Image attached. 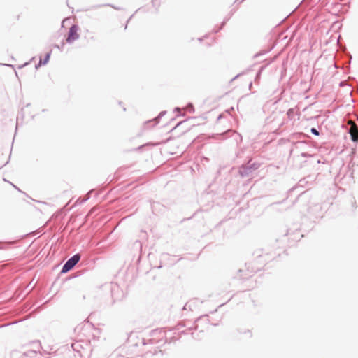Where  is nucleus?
<instances>
[{
	"label": "nucleus",
	"instance_id": "1",
	"mask_svg": "<svg viewBox=\"0 0 358 358\" xmlns=\"http://www.w3.org/2000/svg\"><path fill=\"white\" fill-rule=\"evenodd\" d=\"M200 323H204L205 324H210V320L208 319V315L206 314L197 317L192 327H189L186 329L182 330V328L186 327V324L181 322H179L177 325L175 326L174 330L178 331V334L180 336L182 334H188L189 331L192 329L198 330L200 326Z\"/></svg>",
	"mask_w": 358,
	"mask_h": 358
},
{
	"label": "nucleus",
	"instance_id": "2",
	"mask_svg": "<svg viewBox=\"0 0 358 358\" xmlns=\"http://www.w3.org/2000/svg\"><path fill=\"white\" fill-rule=\"evenodd\" d=\"M260 165L259 162H252V159H250L246 163H243L238 167V174L242 178L248 177L252 172L257 170Z\"/></svg>",
	"mask_w": 358,
	"mask_h": 358
},
{
	"label": "nucleus",
	"instance_id": "3",
	"mask_svg": "<svg viewBox=\"0 0 358 358\" xmlns=\"http://www.w3.org/2000/svg\"><path fill=\"white\" fill-rule=\"evenodd\" d=\"M80 258L81 255L79 253L73 255L64 263L60 273H66L73 269V267L79 262Z\"/></svg>",
	"mask_w": 358,
	"mask_h": 358
},
{
	"label": "nucleus",
	"instance_id": "4",
	"mask_svg": "<svg viewBox=\"0 0 358 358\" xmlns=\"http://www.w3.org/2000/svg\"><path fill=\"white\" fill-rule=\"evenodd\" d=\"M152 343H160L163 339L164 343L168 342L166 331L164 329H156L151 331Z\"/></svg>",
	"mask_w": 358,
	"mask_h": 358
},
{
	"label": "nucleus",
	"instance_id": "5",
	"mask_svg": "<svg viewBox=\"0 0 358 358\" xmlns=\"http://www.w3.org/2000/svg\"><path fill=\"white\" fill-rule=\"evenodd\" d=\"M78 30L79 27L78 24H74L70 27L66 38L67 43L71 44L80 38V34L78 32Z\"/></svg>",
	"mask_w": 358,
	"mask_h": 358
},
{
	"label": "nucleus",
	"instance_id": "6",
	"mask_svg": "<svg viewBox=\"0 0 358 358\" xmlns=\"http://www.w3.org/2000/svg\"><path fill=\"white\" fill-rule=\"evenodd\" d=\"M262 251V253H259V251H255V254L256 255V261L257 263H264L262 261V259L265 257V256H270L271 255V252H263V250H261Z\"/></svg>",
	"mask_w": 358,
	"mask_h": 358
},
{
	"label": "nucleus",
	"instance_id": "7",
	"mask_svg": "<svg viewBox=\"0 0 358 358\" xmlns=\"http://www.w3.org/2000/svg\"><path fill=\"white\" fill-rule=\"evenodd\" d=\"M20 358H38L37 352L33 350H27L20 355Z\"/></svg>",
	"mask_w": 358,
	"mask_h": 358
},
{
	"label": "nucleus",
	"instance_id": "8",
	"mask_svg": "<svg viewBox=\"0 0 358 358\" xmlns=\"http://www.w3.org/2000/svg\"><path fill=\"white\" fill-rule=\"evenodd\" d=\"M24 117H25V114H24V108H22L20 111L18 113L17 115V122H16V127H15V130L17 129V127L19 125V124H22L23 123V121H24Z\"/></svg>",
	"mask_w": 358,
	"mask_h": 358
},
{
	"label": "nucleus",
	"instance_id": "9",
	"mask_svg": "<svg viewBox=\"0 0 358 358\" xmlns=\"http://www.w3.org/2000/svg\"><path fill=\"white\" fill-rule=\"evenodd\" d=\"M166 114V110H162V111H161V112L159 113V115H158L155 118H154V119H153V120H152L147 121V122H145V124L148 125V124H150L151 122H154L153 126H155V125H156V124H157L159 123V120H160L163 116H164Z\"/></svg>",
	"mask_w": 358,
	"mask_h": 358
},
{
	"label": "nucleus",
	"instance_id": "10",
	"mask_svg": "<svg viewBox=\"0 0 358 358\" xmlns=\"http://www.w3.org/2000/svg\"><path fill=\"white\" fill-rule=\"evenodd\" d=\"M187 302L188 303H192V304H191V309H189V310L192 311L194 308H196V306H198V303H202L203 301H201L198 298H194V299H192L189 300Z\"/></svg>",
	"mask_w": 358,
	"mask_h": 358
},
{
	"label": "nucleus",
	"instance_id": "11",
	"mask_svg": "<svg viewBox=\"0 0 358 358\" xmlns=\"http://www.w3.org/2000/svg\"><path fill=\"white\" fill-rule=\"evenodd\" d=\"M321 210H322V206L320 203H316L314 205V206H313V207L310 206L308 208V213H313V214H315V211L317 212V211H320Z\"/></svg>",
	"mask_w": 358,
	"mask_h": 358
},
{
	"label": "nucleus",
	"instance_id": "12",
	"mask_svg": "<svg viewBox=\"0 0 358 358\" xmlns=\"http://www.w3.org/2000/svg\"><path fill=\"white\" fill-rule=\"evenodd\" d=\"M193 330H194V329H192V331H189V333H190V334H191V335H192V338H193L194 339H197V340L201 339V335H203V331H203V329L200 330L198 333H196V332H195L194 331H193Z\"/></svg>",
	"mask_w": 358,
	"mask_h": 358
},
{
	"label": "nucleus",
	"instance_id": "13",
	"mask_svg": "<svg viewBox=\"0 0 358 358\" xmlns=\"http://www.w3.org/2000/svg\"><path fill=\"white\" fill-rule=\"evenodd\" d=\"M51 53H52V50H50L48 52L45 53V55H44V57H43V59H40V61L44 65H46L49 62L50 59V56H51Z\"/></svg>",
	"mask_w": 358,
	"mask_h": 358
},
{
	"label": "nucleus",
	"instance_id": "14",
	"mask_svg": "<svg viewBox=\"0 0 358 358\" xmlns=\"http://www.w3.org/2000/svg\"><path fill=\"white\" fill-rule=\"evenodd\" d=\"M101 6H110V7H112L113 8H114L115 10H122V8L120 7H117V6H115L113 4H110V3H107V4H103V5H96V6H92V8H99V7H101Z\"/></svg>",
	"mask_w": 358,
	"mask_h": 358
},
{
	"label": "nucleus",
	"instance_id": "15",
	"mask_svg": "<svg viewBox=\"0 0 358 358\" xmlns=\"http://www.w3.org/2000/svg\"><path fill=\"white\" fill-rule=\"evenodd\" d=\"M272 50V48H270L268 50H261L259 51V52L255 54L252 57L253 59H256V58H258L259 57L262 56V55H264L266 54H267L268 52H269L271 50Z\"/></svg>",
	"mask_w": 358,
	"mask_h": 358
},
{
	"label": "nucleus",
	"instance_id": "16",
	"mask_svg": "<svg viewBox=\"0 0 358 358\" xmlns=\"http://www.w3.org/2000/svg\"><path fill=\"white\" fill-rule=\"evenodd\" d=\"M92 191H90L89 193H88V195L85 197V198H82V197H79L77 201H76V203H78V204H83L85 202H86L90 198V192Z\"/></svg>",
	"mask_w": 358,
	"mask_h": 358
},
{
	"label": "nucleus",
	"instance_id": "17",
	"mask_svg": "<svg viewBox=\"0 0 358 358\" xmlns=\"http://www.w3.org/2000/svg\"><path fill=\"white\" fill-rule=\"evenodd\" d=\"M295 115V110L294 108H289L287 111V115L289 119L292 120L294 118Z\"/></svg>",
	"mask_w": 358,
	"mask_h": 358
},
{
	"label": "nucleus",
	"instance_id": "18",
	"mask_svg": "<svg viewBox=\"0 0 358 358\" xmlns=\"http://www.w3.org/2000/svg\"><path fill=\"white\" fill-rule=\"evenodd\" d=\"M294 145H295L296 148L303 149V147H305L306 145V143L304 141H296V143H294Z\"/></svg>",
	"mask_w": 358,
	"mask_h": 358
},
{
	"label": "nucleus",
	"instance_id": "19",
	"mask_svg": "<svg viewBox=\"0 0 358 358\" xmlns=\"http://www.w3.org/2000/svg\"><path fill=\"white\" fill-rule=\"evenodd\" d=\"M238 331L240 333V334H245L247 336L248 338H251L252 336V334L251 332V331L250 329H245L244 331H241L239 329H238Z\"/></svg>",
	"mask_w": 358,
	"mask_h": 358
},
{
	"label": "nucleus",
	"instance_id": "20",
	"mask_svg": "<svg viewBox=\"0 0 358 358\" xmlns=\"http://www.w3.org/2000/svg\"><path fill=\"white\" fill-rule=\"evenodd\" d=\"M64 45L65 43L64 42V41H62L60 44H54L53 47L59 50L60 51H62Z\"/></svg>",
	"mask_w": 358,
	"mask_h": 358
},
{
	"label": "nucleus",
	"instance_id": "21",
	"mask_svg": "<svg viewBox=\"0 0 358 358\" xmlns=\"http://www.w3.org/2000/svg\"><path fill=\"white\" fill-rule=\"evenodd\" d=\"M305 178L306 179L307 184L312 183L315 180V177L311 175L306 176Z\"/></svg>",
	"mask_w": 358,
	"mask_h": 358
},
{
	"label": "nucleus",
	"instance_id": "22",
	"mask_svg": "<svg viewBox=\"0 0 358 358\" xmlns=\"http://www.w3.org/2000/svg\"><path fill=\"white\" fill-rule=\"evenodd\" d=\"M186 109L189 112V113H194V105L193 103H188L186 106Z\"/></svg>",
	"mask_w": 358,
	"mask_h": 358
},
{
	"label": "nucleus",
	"instance_id": "23",
	"mask_svg": "<svg viewBox=\"0 0 358 358\" xmlns=\"http://www.w3.org/2000/svg\"><path fill=\"white\" fill-rule=\"evenodd\" d=\"M301 156L303 157H313V158H315L317 157V155H315L309 154V153L305 152H301Z\"/></svg>",
	"mask_w": 358,
	"mask_h": 358
},
{
	"label": "nucleus",
	"instance_id": "24",
	"mask_svg": "<svg viewBox=\"0 0 358 358\" xmlns=\"http://www.w3.org/2000/svg\"><path fill=\"white\" fill-rule=\"evenodd\" d=\"M294 237L292 238V240L294 241H299L300 238L303 237V234H299V233H293L292 234Z\"/></svg>",
	"mask_w": 358,
	"mask_h": 358
},
{
	"label": "nucleus",
	"instance_id": "25",
	"mask_svg": "<svg viewBox=\"0 0 358 358\" xmlns=\"http://www.w3.org/2000/svg\"><path fill=\"white\" fill-rule=\"evenodd\" d=\"M308 184L306 182V179L305 178V177L299 181V185L300 187H305Z\"/></svg>",
	"mask_w": 358,
	"mask_h": 358
},
{
	"label": "nucleus",
	"instance_id": "26",
	"mask_svg": "<svg viewBox=\"0 0 358 358\" xmlns=\"http://www.w3.org/2000/svg\"><path fill=\"white\" fill-rule=\"evenodd\" d=\"M152 6L156 8L157 9L160 5V1L159 0H152Z\"/></svg>",
	"mask_w": 358,
	"mask_h": 358
},
{
	"label": "nucleus",
	"instance_id": "27",
	"mask_svg": "<svg viewBox=\"0 0 358 358\" xmlns=\"http://www.w3.org/2000/svg\"><path fill=\"white\" fill-rule=\"evenodd\" d=\"M310 133L313 135H315V136H319L320 135V131L315 127H312L310 129Z\"/></svg>",
	"mask_w": 358,
	"mask_h": 358
},
{
	"label": "nucleus",
	"instance_id": "28",
	"mask_svg": "<svg viewBox=\"0 0 358 358\" xmlns=\"http://www.w3.org/2000/svg\"><path fill=\"white\" fill-rule=\"evenodd\" d=\"M229 20V17H225L223 22L221 23L220 26L219 27V29H222Z\"/></svg>",
	"mask_w": 358,
	"mask_h": 358
},
{
	"label": "nucleus",
	"instance_id": "29",
	"mask_svg": "<svg viewBox=\"0 0 358 358\" xmlns=\"http://www.w3.org/2000/svg\"><path fill=\"white\" fill-rule=\"evenodd\" d=\"M269 64V63H267L265 65H262L259 67V69H258V72H259V74H262V73L263 72V71L267 67V66Z\"/></svg>",
	"mask_w": 358,
	"mask_h": 358
},
{
	"label": "nucleus",
	"instance_id": "30",
	"mask_svg": "<svg viewBox=\"0 0 358 358\" xmlns=\"http://www.w3.org/2000/svg\"><path fill=\"white\" fill-rule=\"evenodd\" d=\"M191 304H192V303H188V302H187V303L185 304V306H183L182 310H189V309H191Z\"/></svg>",
	"mask_w": 358,
	"mask_h": 358
},
{
	"label": "nucleus",
	"instance_id": "31",
	"mask_svg": "<svg viewBox=\"0 0 358 358\" xmlns=\"http://www.w3.org/2000/svg\"><path fill=\"white\" fill-rule=\"evenodd\" d=\"M139 10H140V8H139V9H138V10H136L135 11V13H134L133 15H131L130 16V17L127 20V21L126 22V24H125V26H124V29H126L127 28V24H128V23H129V20L133 17V16L134 15V14H135V13H136Z\"/></svg>",
	"mask_w": 358,
	"mask_h": 358
},
{
	"label": "nucleus",
	"instance_id": "32",
	"mask_svg": "<svg viewBox=\"0 0 358 358\" xmlns=\"http://www.w3.org/2000/svg\"><path fill=\"white\" fill-rule=\"evenodd\" d=\"M187 120H182V121H180V122H178L176 126L174 127H173V129H171V131L174 130L175 129H176L177 127H178L180 125H181L182 124H183L184 122H187Z\"/></svg>",
	"mask_w": 358,
	"mask_h": 358
},
{
	"label": "nucleus",
	"instance_id": "33",
	"mask_svg": "<svg viewBox=\"0 0 358 358\" xmlns=\"http://www.w3.org/2000/svg\"><path fill=\"white\" fill-rule=\"evenodd\" d=\"M351 139L354 142L358 141V135L351 134Z\"/></svg>",
	"mask_w": 358,
	"mask_h": 358
},
{
	"label": "nucleus",
	"instance_id": "34",
	"mask_svg": "<svg viewBox=\"0 0 358 358\" xmlns=\"http://www.w3.org/2000/svg\"><path fill=\"white\" fill-rule=\"evenodd\" d=\"M352 208H353V210H355L357 208L356 201L355 200L354 198L352 199Z\"/></svg>",
	"mask_w": 358,
	"mask_h": 358
},
{
	"label": "nucleus",
	"instance_id": "35",
	"mask_svg": "<svg viewBox=\"0 0 358 358\" xmlns=\"http://www.w3.org/2000/svg\"><path fill=\"white\" fill-rule=\"evenodd\" d=\"M42 66H45V65L39 60V62L37 64H36L35 69H38Z\"/></svg>",
	"mask_w": 358,
	"mask_h": 358
},
{
	"label": "nucleus",
	"instance_id": "36",
	"mask_svg": "<svg viewBox=\"0 0 358 358\" xmlns=\"http://www.w3.org/2000/svg\"><path fill=\"white\" fill-rule=\"evenodd\" d=\"M261 75L262 74H259V72L257 71V73H256V76H255V82H258L260 78H261Z\"/></svg>",
	"mask_w": 358,
	"mask_h": 358
},
{
	"label": "nucleus",
	"instance_id": "37",
	"mask_svg": "<svg viewBox=\"0 0 358 358\" xmlns=\"http://www.w3.org/2000/svg\"><path fill=\"white\" fill-rule=\"evenodd\" d=\"M147 145H148L147 143H146V144H144V145H140V146L137 147L136 148H135V150L141 151V150H142V149H143L145 146H146Z\"/></svg>",
	"mask_w": 358,
	"mask_h": 358
},
{
	"label": "nucleus",
	"instance_id": "38",
	"mask_svg": "<svg viewBox=\"0 0 358 358\" xmlns=\"http://www.w3.org/2000/svg\"><path fill=\"white\" fill-rule=\"evenodd\" d=\"M169 256V255L168 253H162V255H161V258L162 259H164L166 257H168Z\"/></svg>",
	"mask_w": 358,
	"mask_h": 358
},
{
	"label": "nucleus",
	"instance_id": "39",
	"mask_svg": "<svg viewBox=\"0 0 358 358\" xmlns=\"http://www.w3.org/2000/svg\"><path fill=\"white\" fill-rule=\"evenodd\" d=\"M221 29H219V27H215L213 29V32L216 34L217 32H219Z\"/></svg>",
	"mask_w": 358,
	"mask_h": 358
},
{
	"label": "nucleus",
	"instance_id": "40",
	"mask_svg": "<svg viewBox=\"0 0 358 358\" xmlns=\"http://www.w3.org/2000/svg\"><path fill=\"white\" fill-rule=\"evenodd\" d=\"M243 152V150H239L237 152H236V157H239L241 154Z\"/></svg>",
	"mask_w": 358,
	"mask_h": 358
},
{
	"label": "nucleus",
	"instance_id": "41",
	"mask_svg": "<svg viewBox=\"0 0 358 358\" xmlns=\"http://www.w3.org/2000/svg\"><path fill=\"white\" fill-rule=\"evenodd\" d=\"M290 235H292V234H291V232H290V230H289V229H288V230L287 231V233L285 234L284 238H285L286 236H290Z\"/></svg>",
	"mask_w": 358,
	"mask_h": 358
},
{
	"label": "nucleus",
	"instance_id": "42",
	"mask_svg": "<svg viewBox=\"0 0 358 358\" xmlns=\"http://www.w3.org/2000/svg\"><path fill=\"white\" fill-rule=\"evenodd\" d=\"M29 64V62H25L24 64L21 65L19 66L20 69L28 65Z\"/></svg>",
	"mask_w": 358,
	"mask_h": 358
},
{
	"label": "nucleus",
	"instance_id": "43",
	"mask_svg": "<svg viewBox=\"0 0 358 358\" xmlns=\"http://www.w3.org/2000/svg\"><path fill=\"white\" fill-rule=\"evenodd\" d=\"M223 117V115L222 114H220L217 118V120H220L221 118H222Z\"/></svg>",
	"mask_w": 358,
	"mask_h": 358
},
{
	"label": "nucleus",
	"instance_id": "44",
	"mask_svg": "<svg viewBox=\"0 0 358 358\" xmlns=\"http://www.w3.org/2000/svg\"><path fill=\"white\" fill-rule=\"evenodd\" d=\"M316 162H317V164H321V163L324 164V162H322L320 159H317L316 160Z\"/></svg>",
	"mask_w": 358,
	"mask_h": 358
},
{
	"label": "nucleus",
	"instance_id": "45",
	"mask_svg": "<svg viewBox=\"0 0 358 358\" xmlns=\"http://www.w3.org/2000/svg\"><path fill=\"white\" fill-rule=\"evenodd\" d=\"M210 324H211V325H213V326H217V325L219 324H218V322H212V323H210Z\"/></svg>",
	"mask_w": 358,
	"mask_h": 358
},
{
	"label": "nucleus",
	"instance_id": "46",
	"mask_svg": "<svg viewBox=\"0 0 358 358\" xmlns=\"http://www.w3.org/2000/svg\"><path fill=\"white\" fill-rule=\"evenodd\" d=\"M236 136L239 138L240 141H242V136L239 134H237Z\"/></svg>",
	"mask_w": 358,
	"mask_h": 358
},
{
	"label": "nucleus",
	"instance_id": "47",
	"mask_svg": "<svg viewBox=\"0 0 358 358\" xmlns=\"http://www.w3.org/2000/svg\"><path fill=\"white\" fill-rule=\"evenodd\" d=\"M10 184H11V185H13L15 189H17L18 191L21 192V191H20V189L18 187H17V186H15L14 184H13V183H10Z\"/></svg>",
	"mask_w": 358,
	"mask_h": 358
},
{
	"label": "nucleus",
	"instance_id": "48",
	"mask_svg": "<svg viewBox=\"0 0 358 358\" xmlns=\"http://www.w3.org/2000/svg\"><path fill=\"white\" fill-rule=\"evenodd\" d=\"M233 14H234V11H232V10H231V11L230 12V14H229V17H229V18H230V17L233 15Z\"/></svg>",
	"mask_w": 358,
	"mask_h": 358
},
{
	"label": "nucleus",
	"instance_id": "49",
	"mask_svg": "<svg viewBox=\"0 0 358 358\" xmlns=\"http://www.w3.org/2000/svg\"><path fill=\"white\" fill-rule=\"evenodd\" d=\"M242 73H239L238 75H236L233 79L232 80H235L236 78H238L240 75H241Z\"/></svg>",
	"mask_w": 358,
	"mask_h": 358
},
{
	"label": "nucleus",
	"instance_id": "50",
	"mask_svg": "<svg viewBox=\"0 0 358 358\" xmlns=\"http://www.w3.org/2000/svg\"><path fill=\"white\" fill-rule=\"evenodd\" d=\"M177 110H180V108H178V107H176V108H174V111H175V112H176V111H177Z\"/></svg>",
	"mask_w": 358,
	"mask_h": 358
},
{
	"label": "nucleus",
	"instance_id": "51",
	"mask_svg": "<svg viewBox=\"0 0 358 358\" xmlns=\"http://www.w3.org/2000/svg\"><path fill=\"white\" fill-rule=\"evenodd\" d=\"M198 41L201 43L203 41V38H198Z\"/></svg>",
	"mask_w": 358,
	"mask_h": 358
},
{
	"label": "nucleus",
	"instance_id": "52",
	"mask_svg": "<svg viewBox=\"0 0 358 358\" xmlns=\"http://www.w3.org/2000/svg\"><path fill=\"white\" fill-rule=\"evenodd\" d=\"M8 163V162H6L3 166H0V169H1L3 166H4L5 165H6Z\"/></svg>",
	"mask_w": 358,
	"mask_h": 358
},
{
	"label": "nucleus",
	"instance_id": "53",
	"mask_svg": "<svg viewBox=\"0 0 358 358\" xmlns=\"http://www.w3.org/2000/svg\"><path fill=\"white\" fill-rule=\"evenodd\" d=\"M162 267V264H160L159 266H157V268H161Z\"/></svg>",
	"mask_w": 358,
	"mask_h": 358
},
{
	"label": "nucleus",
	"instance_id": "54",
	"mask_svg": "<svg viewBox=\"0 0 358 358\" xmlns=\"http://www.w3.org/2000/svg\"><path fill=\"white\" fill-rule=\"evenodd\" d=\"M7 66H10V67H13V68L14 67V66H13V65H12V64H7Z\"/></svg>",
	"mask_w": 358,
	"mask_h": 358
},
{
	"label": "nucleus",
	"instance_id": "55",
	"mask_svg": "<svg viewBox=\"0 0 358 358\" xmlns=\"http://www.w3.org/2000/svg\"><path fill=\"white\" fill-rule=\"evenodd\" d=\"M252 83H250V85H249V88L252 87Z\"/></svg>",
	"mask_w": 358,
	"mask_h": 358
},
{
	"label": "nucleus",
	"instance_id": "56",
	"mask_svg": "<svg viewBox=\"0 0 358 358\" xmlns=\"http://www.w3.org/2000/svg\"><path fill=\"white\" fill-rule=\"evenodd\" d=\"M4 248H5V247H4V246H0V250H1V249H4Z\"/></svg>",
	"mask_w": 358,
	"mask_h": 358
},
{
	"label": "nucleus",
	"instance_id": "57",
	"mask_svg": "<svg viewBox=\"0 0 358 358\" xmlns=\"http://www.w3.org/2000/svg\"><path fill=\"white\" fill-rule=\"evenodd\" d=\"M173 339V338H169V340H170V341H169V343H170V342H171V341H172Z\"/></svg>",
	"mask_w": 358,
	"mask_h": 358
},
{
	"label": "nucleus",
	"instance_id": "58",
	"mask_svg": "<svg viewBox=\"0 0 358 358\" xmlns=\"http://www.w3.org/2000/svg\"><path fill=\"white\" fill-rule=\"evenodd\" d=\"M275 254H277L278 255H280V252H275Z\"/></svg>",
	"mask_w": 358,
	"mask_h": 358
},
{
	"label": "nucleus",
	"instance_id": "59",
	"mask_svg": "<svg viewBox=\"0 0 358 358\" xmlns=\"http://www.w3.org/2000/svg\"><path fill=\"white\" fill-rule=\"evenodd\" d=\"M259 270H260V268H257V270L255 272H256L257 271H259Z\"/></svg>",
	"mask_w": 358,
	"mask_h": 358
},
{
	"label": "nucleus",
	"instance_id": "60",
	"mask_svg": "<svg viewBox=\"0 0 358 358\" xmlns=\"http://www.w3.org/2000/svg\"><path fill=\"white\" fill-rule=\"evenodd\" d=\"M119 358H124L123 356H120Z\"/></svg>",
	"mask_w": 358,
	"mask_h": 358
}]
</instances>
